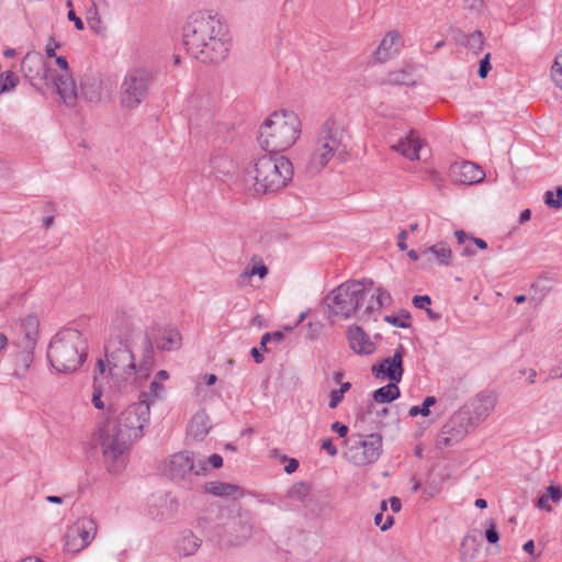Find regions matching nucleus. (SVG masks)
Segmentation results:
<instances>
[{"mask_svg":"<svg viewBox=\"0 0 562 562\" xmlns=\"http://www.w3.org/2000/svg\"><path fill=\"white\" fill-rule=\"evenodd\" d=\"M149 419V402L146 398L139 400L127 406L116 418L108 419L94 431L93 447L101 449L110 473L119 474L125 469L128 449L143 436Z\"/></svg>","mask_w":562,"mask_h":562,"instance_id":"1","label":"nucleus"},{"mask_svg":"<svg viewBox=\"0 0 562 562\" xmlns=\"http://www.w3.org/2000/svg\"><path fill=\"white\" fill-rule=\"evenodd\" d=\"M182 31L186 49L201 63L218 64L227 57V27L216 14L192 13Z\"/></svg>","mask_w":562,"mask_h":562,"instance_id":"2","label":"nucleus"},{"mask_svg":"<svg viewBox=\"0 0 562 562\" xmlns=\"http://www.w3.org/2000/svg\"><path fill=\"white\" fill-rule=\"evenodd\" d=\"M373 281H348L334 289L325 302L335 316L341 318L358 317L367 321L374 312L392 302L391 294L383 288L372 290Z\"/></svg>","mask_w":562,"mask_h":562,"instance_id":"3","label":"nucleus"},{"mask_svg":"<svg viewBox=\"0 0 562 562\" xmlns=\"http://www.w3.org/2000/svg\"><path fill=\"white\" fill-rule=\"evenodd\" d=\"M133 324L124 313L112 322L111 333L105 344V358L109 376L119 391L137 387L135 357L130 342L133 336Z\"/></svg>","mask_w":562,"mask_h":562,"instance_id":"4","label":"nucleus"},{"mask_svg":"<svg viewBox=\"0 0 562 562\" xmlns=\"http://www.w3.org/2000/svg\"><path fill=\"white\" fill-rule=\"evenodd\" d=\"M345 138L344 128L333 117L327 119L312 143L305 165L306 172L317 175L334 157L344 160L348 154Z\"/></svg>","mask_w":562,"mask_h":562,"instance_id":"5","label":"nucleus"},{"mask_svg":"<svg viewBox=\"0 0 562 562\" xmlns=\"http://www.w3.org/2000/svg\"><path fill=\"white\" fill-rule=\"evenodd\" d=\"M301 120L292 111L272 113L260 126L258 140L261 148L278 155L291 148L301 135Z\"/></svg>","mask_w":562,"mask_h":562,"instance_id":"6","label":"nucleus"},{"mask_svg":"<svg viewBox=\"0 0 562 562\" xmlns=\"http://www.w3.org/2000/svg\"><path fill=\"white\" fill-rule=\"evenodd\" d=\"M88 353V342L82 333L74 328L59 330L50 340L47 359L60 373L76 372Z\"/></svg>","mask_w":562,"mask_h":562,"instance_id":"7","label":"nucleus"},{"mask_svg":"<svg viewBox=\"0 0 562 562\" xmlns=\"http://www.w3.org/2000/svg\"><path fill=\"white\" fill-rule=\"evenodd\" d=\"M247 176L254 180L252 186L257 194L273 193L291 181L293 167L284 156L266 154L248 166Z\"/></svg>","mask_w":562,"mask_h":562,"instance_id":"8","label":"nucleus"},{"mask_svg":"<svg viewBox=\"0 0 562 562\" xmlns=\"http://www.w3.org/2000/svg\"><path fill=\"white\" fill-rule=\"evenodd\" d=\"M160 470L169 480L186 484L191 476L205 474L207 468L203 460L195 462L193 452L180 451L166 459Z\"/></svg>","mask_w":562,"mask_h":562,"instance_id":"9","label":"nucleus"},{"mask_svg":"<svg viewBox=\"0 0 562 562\" xmlns=\"http://www.w3.org/2000/svg\"><path fill=\"white\" fill-rule=\"evenodd\" d=\"M346 443L349 461L359 467L375 462L382 452V436L376 432L352 435Z\"/></svg>","mask_w":562,"mask_h":562,"instance_id":"10","label":"nucleus"},{"mask_svg":"<svg viewBox=\"0 0 562 562\" xmlns=\"http://www.w3.org/2000/svg\"><path fill=\"white\" fill-rule=\"evenodd\" d=\"M153 74L144 68L128 70L122 83V104L135 108L147 97L153 82Z\"/></svg>","mask_w":562,"mask_h":562,"instance_id":"11","label":"nucleus"},{"mask_svg":"<svg viewBox=\"0 0 562 562\" xmlns=\"http://www.w3.org/2000/svg\"><path fill=\"white\" fill-rule=\"evenodd\" d=\"M475 425L468 409H459L442 426L437 447H452L459 443Z\"/></svg>","mask_w":562,"mask_h":562,"instance_id":"12","label":"nucleus"},{"mask_svg":"<svg viewBox=\"0 0 562 562\" xmlns=\"http://www.w3.org/2000/svg\"><path fill=\"white\" fill-rule=\"evenodd\" d=\"M97 522L91 518H80L68 527L65 535V549L78 553L87 548L97 536Z\"/></svg>","mask_w":562,"mask_h":562,"instance_id":"13","label":"nucleus"},{"mask_svg":"<svg viewBox=\"0 0 562 562\" xmlns=\"http://www.w3.org/2000/svg\"><path fill=\"white\" fill-rule=\"evenodd\" d=\"M21 68L33 87L40 89L43 85L48 86L50 69L41 53L29 52L22 59Z\"/></svg>","mask_w":562,"mask_h":562,"instance_id":"14","label":"nucleus"},{"mask_svg":"<svg viewBox=\"0 0 562 562\" xmlns=\"http://www.w3.org/2000/svg\"><path fill=\"white\" fill-rule=\"evenodd\" d=\"M254 526L251 515L247 510H239L226 526L227 542L232 546H239L252 535Z\"/></svg>","mask_w":562,"mask_h":562,"instance_id":"15","label":"nucleus"},{"mask_svg":"<svg viewBox=\"0 0 562 562\" xmlns=\"http://www.w3.org/2000/svg\"><path fill=\"white\" fill-rule=\"evenodd\" d=\"M155 347L161 351H176L182 346V337L176 327H151L145 331Z\"/></svg>","mask_w":562,"mask_h":562,"instance_id":"16","label":"nucleus"},{"mask_svg":"<svg viewBox=\"0 0 562 562\" xmlns=\"http://www.w3.org/2000/svg\"><path fill=\"white\" fill-rule=\"evenodd\" d=\"M372 373L378 379H389L393 383L402 380L403 369V346H400L393 357L382 360L379 364L372 367Z\"/></svg>","mask_w":562,"mask_h":562,"instance_id":"17","label":"nucleus"},{"mask_svg":"<svg viewBox=\"0 0 562 562\" xmlns=\"http://www.w3.org/2000/svg\"><path fill=\"white\" fill-rule=\"evenodd\" d=\"M38 329L40 322L36 316L29 315L21 321L19 335L22 337V340L19 342V345L25 352V362L31 361V357L37 342Z\"/></svg>","mask_w":562,"mask_h":562,"instance_id":"18","label":"nucleus"},{"mask_svg":"<svg viewBox=\"0 0 562 562\" xmlns=\"http://www.w3.org/2000/svg\"><path fill=\"white\" fill-rule=\"evenodd\" d=\"M453 181L462 184L480 183L485 178L484 170L472 161L456 162L450 167Z\"/></svg>","mask_w":562,"mask_h":562,"instance_id":"19","label":"nucleus"},{"mask_svg":"<svg viewBox=\"0 0 562 562\" xmlns=\"http://www.w3.org/2000/svg\"><path fill=\"white\" fill-rule=\"evenodd\" d=\"M496 397L492 393H479L471 402L461 409H468L476 426L481 420H484L494 411Z\"/></svg>","mask_w":562,"mask_h":562,"instance_id":"20","label":"nucleus"},{"mask_svg":"<svg viewBox=\"0 0 562 562\" xmlns=\"http://www.w3.org/2000/svg\"><path fill=\"white\" fill-rule=\"evenodd\" d=\"M347 338L350 348L358 355H371L375 351L374 342L358 325H351L348 327Z\"/></svg>","mask_w":562,"mask_h":562,"instance_id":"21","label":"nucleus"},{"mask_svg":"<svg viewBox=\"0 0 562 562\" xmlns=\"http://www.w3.org/2000/svg\"><path fill=\"white\" fill-rule=\"evenodd\" d=\"M202 546V539L195 536L191 530L182 531L173 542V552L178 558H189L194 555Z\"/></svg>","mask_w":562,"mask_h":562,"instance_id":"22","label":"nucleus"},{"mask_svg":"<svg viewBox=\"0 0 562 562\" xmlns=\"http://www.w3.org/2000/svg\"><path fill=\"white\" fill-rule=\"evenodd\" d=\"M420 148L422 140L414 130H409L408 133L404 137L400 138L397 143L391 145L392 150L400 153L409 160L419 159Z\"/></svg>","mask_w":562,"mask_h":562,"instance_id":"23","label":"nucleus"},{"mask_svg":"<svg viewBox=\"0 0 562 562\" xmlns=\"http://www.w3.org/2000/svg\"><path fill=\"white\" fill-rule=\"evenodd\" d=\"M154 346L149 336L145 333L143 340V353L138 364H136L137 371V386L140 385L149 376L153 367L155 364Z\"/></svg>","mask_w":562,"mask_h":562,"instance_id":"24","label":"nucleus"},{"mask_svg":"<svg viewBox=\"0 0 562 562\" xmlns=\"http://www.w3.org/2000/svg\"><path fill=\"white\" fill-rule=\"evenodd\" d=\"M176 508V501L165 494H154L148 499L149 514L159 520L170 517Z\"/></svg>","mask_w":562,"mask_h":562,"instance_id":"25","label":"nucleus"},{"mask_svg":"<svg viewBox=\"0 0 562 562\" xmlns=\"http://www.w3.org/2000/svg\"><path fill=\"white\" fill-rule=\"evenodd\" d=\"M53 83L57 93L67 105L75 103L78 94L76 83L71 74H61L59 76H52Z\"/></svg>","mask_w":562,"mask_h":562,"instance_id":"26","label":"nucleus"},{"mask_svg":"<svg viewBox=\"0 0 562 562\" xmlns=\"http://www.w3.org/2000/svg\"><path fill=\"white\" fill-rule=\"evenodd\" d=\"M432 257L436 258L439 265L448 266L452 257V251L445 243H439L428 247L423 250V267L430 265Z\"/></svg>","mask_w":562,"mask_h":562,"instance_id":"27","label":"nucleus"},{"mask_svg":"<svg viewBox=\"0 0 562 562\" xmlns=\"http://www.w3.org/2000/svg\"><path fill=\"white\" fill-rule=\"evenodd\" d=\"M105 372H106L105 362L103 359L100 358L97 361V369L93 374V392H92V397H91V402H92L93 406L98 409H104V407H105L104 402L101 400L102 393H103L102 379H103Z\"/></svg>","mask_w":562,"mask_h":562,"instance_id":"28","label":"nucleus"},{"mask_svg":"<svg viewBox=\"0 0 562 562\" xmlns=\"http://www.w3.org/2000/svg\"><path fill=\"white\" fill-rule=\"evenodd\" d=\"M205 491L214 496L232 497L234 499L243 496V490L240 486L225 483V482H207L205 483Z\"/></svg>","mask_w":562,"mask_h":562,"instance_id":"29","label":"nucleus"},{"mask_svg":"<svg viewBox=\"0 0 562 562\" xmlns=\"http://www.w3.org/2000/svg\"><path fill=\"white\" fill-rule=\"evenodd\" d=\"M210 420L204 411L198 412L191 419L188 431L195 439H203L210 430Z\"/></svg>","mask_w":562,"mask_h":562,"instance_id":"30","label":"nucleus"},{"mask_svg":"<svg viewBox=\"0 0 562 562\" xmlns=\"http://www.w3.org/2000/svg\"><path fill=\"white\" fill-rule=\"evenodd\" d=\"M397 38L398 34L396 32H389L381 41L378 48L374 50V59L380 63L386 60L393 54V52H395L393 46Z\"/></svg>","mask_w":562,"mask_h":562,"instance_id":"31","label":"nucleus"},{"mask_svg":"<svg viewBox=\"0 0 562 562\" xmlns=\"http://www.w3.org/2000/svg\"><path fill=\"white\" fill-rule=\"evenodd\" d=\"M401 395V391L396 383H389L385 386H382L375 390L372 394V398L376 403H391L398 398Z\"/></svg>","mask_w":562,"mask_h":562,"instance_id":"32","label":"nucleus"},{"mask_svg":"<svg viewBox=\"0 0 562 562\" xmlns=\"http://www.w3.org/2000/svg\"><path fill=\"white\" fill-rule=\"evenodd\" d=\"M562 498V488L560 486L550 485L547 487L546 493H543L537 502V506L540 509H544L547 512H550L552 508L549 504V501L551 499L553 503L560 502Z\"/></svg>","mask_w":562,"mask_h":562,"instance_id":"33","label":"nucleus"},{"mask_svg":"<svg viewBox=\"0 0 562 562\" xmlns=\"http://www.w3.org/2000/svg\"><path fill=\"white\" fill-rule=\"evenodd\" d=\"M211 167L221 175H228L234 170L233 160L224 155H216L210 159Z\"/></svg>","mask_w":562,"mask_h":562,"instance_id":"34","label":"nucleus"},{"mask_svg":"<svg viewBox=\"0 0 562 562\" xmlns=\"http://www.w3.org/2000/svg\"><path fill=\"white\" fill-rule=\"evenodd\" d=\"M373 404L369 405L367 412L361 413L358 416V419L356 422V426L359 427L363 431H371L376 428H379L381 420L374 422L371 419V416L373 414Z\"/></svg>","mask_w":562,"mask_h":562,"instance_id":"35","label":"nucleus"},{"mask_svg":"<svg viewBox=\"0 0 562 562\" xmlns=\"http://www.w3.org/2000/svg\"><path fill=\"white\" fill-rule=\"evenodd\" d=\"M480 543L475 536L467 535L461 542V553L463 557L474 559L479 552Z\"/></svg>","mask_w":562,"mask_h":562,"instance_id":"36","label":"nucleus"},{"mask_svg":"<svg viewBox=\"0 0 562 562\" xmlns=\"http://www.w3.org/2000/svg\"><path fill=\"white\" fill-rule=\"evenodd\" d=\"M387 81L392 85L409 86L415 82L411 69H400L392 71L387 76Z\"/></svg>","mask_w":562,"mask_h":562,"instance_id":"37","label":"nucleus"},{"mask_svg":"<svg viewBox=\"0 0 562 562\" xmlns=\"http://www.w3.org/2000/svg\"><path fill=\"white\" fill-rule=\"evenodd\" d=\"M485 44V36L480 30H475L471 34L468 35V40L465 42V46L469 50L474 54H479Z\"/></svg>","mask_w":562,"mask_h":562,"instance_id":"38","label":"nucleus"},{"mask_svg":"<svg viewBox=\"0 0 562 562\" xmlns=\"http://www.w3.org/2000/svg\"><path fill=\"white\" fill-rule=\"evenodd\" d=\"M214 115L211 110L204 109L203 113L195 112L190 114L189 121L190 124L195 125L196 127H207L210 123L213 122Z\"/></svg>","mask_w":562,"mask_h":562,"instance_id":"39","label":"nucleus"},{"mask_svg":"<svg viewBox=\"0 0 562 562\" xmlns=\"http://www.w3.org/2000/svg\"><path fill=\"white\" fill-rule=\"evenodd\" d=\"M411 314L409 312L402 310L400 312V316L396 315H385L384 321L394 327L398 328H408L411 326L409 324Z\"/></svg>","mask_w":562,"mask_h":562,"instance_id":"40","label":"nucleus"},{"mask_svg":"<svg viewBox=\"0 0 562 562\" xmlns=\"http://www.w3.org/2000/svg\"><path fill=\"white\" fill-rule=\"evenodd\" d=\"M437 402L435 396H427L420 406H412L409 409V416L415 417L422 415L424 417L429 416L430 407Z\"/></svg>","mask_w":562,"mask_h":562,"instance_id":"41","label":"nucleus"},{"mask_svg":"<svg viewBox=\"0 0 562 562\" xmlns=\"http://www.w3.org/2000/svg\"><path fill=\"white\" fill-rule=\"evenodd\" d=\"M544 204L551 209L559 210L562 207V187L555 189V198L552 191H547L543 196Z\"/></svg>","mask_w":562,"mask_h":562,"instance_id":"42","label":"nucleus"},{"mask_svg":"<svg viewBox=\"0 0 562 562\" xmlns=\"http://www.w3.org/2000/svg\"><path fill=\"white\" fill-rule=\"evenodd\" d=\"M19 79L12 71H7L0 76V94L15 88Z\"/></svg>","mask_w":562,"mask_h":562,"instance_id":"43","label":"nucleus"},{"mask_svg":"<svg viewBox=\"0 0 562 562\" xmlns=\"http://www.w3.org/2000/svg\"><path fill=\"white\" fill-rule=\"evenodd\" d=\"M310 494V486L304 482H299L292 485L289 491V497L296 501H304Z\"/></svg>","mask_w":562,"mask_h":562,"instance_id":"44","label":"nucleus"},{"mask_svg":"<svg viewBox=\"0 0 562 562\" xmlns=\"http://www.w3.org/2000/svg\"><path fill=\"white\" fill-rule=\"evenodd\" d=\"M100 9L90 8L87 12V22L92 31L101 33L103 31L102 21L99 14Z\"/></svg>","mask_w":562,"mask_h":562,"instance_id":"45","label":"nucleus"},{"mask_svg":"<svg viewBox=\"0 0 562 562\" xmlns=\"http://www.w3.org/2000/svg\"><path fill=\"white\" fill-rule=\"evenodd\" d=\"M164 386L160 381L154 379L149 385V393H142L140 400H147L149 403L158 400L161 396Z\"/></svg>","mask_w":562,"mask_h":562,"instance_id":"46","label":"nucleus"},{"mask_svg":"<svg viewBox=\"0 0 562 562\" xmlns=\"http://www.w3.org/2000/svg\"><path fill=\"white\" fill-rule=\"evenodd\" d=\"M551 78L554 85L562 89V52L557 55L551 67Z\"/></svg>","mask_w":562,"mask_h":562,"instance_id":"47","label":"nucleus"},{"mask_svg":"<svg viewBox=\"0 0 562 562\" xmlns=\"http://www.w3.org/2000/svg\"><path fill=\"white\" fill-rule=\"evenodd\" d=\"M484 537H485L486 541L491 544H495L498 542L499 535L496 529V522L494 521V519H490L487 521V528L484 532Z\"/></svg>","mask_w":562,"mask_h":562,"instance_id":"48","label":"nucleus"},{"mask_svg":"<svg viewBox=\"0 0 562 562\" xmlns=\"http://www.w3.org/2000/svg\"><path fill=\"white\" fill-rule=\"evenodd\" d=\"M256 274L263 279L268 274V268L265 265L254 266L241 273L239 278L246 279Z\"/></svg>","mask_w":562,"mask_h":562,"instance_id":"49","label":"nucleus"},{"mask_svg":"<svg viewBox=\"0 0 562 562\" xmlns=\"http://www.w3.org/2000/svg\"><path fill=\"white\" fill-rule=\"evenodd\" d=\"M491 53L485 54V56L481 59L477 75L480 78H486L491 70Z\"/></svg>","mask_w":562,"mask_h":562,"instance_id":"50","label":"nucleus"},{"mask_svg":"<svg viewBox=\"0 0 562 562\" xmlns=\"http://www.w3.org/2000/svg\"><path fill=\"white\" fill-rule=\"evenodd\" d=\"M374 524L380 527V529L382 531H386L387 529H390L393 524H394V518L393 516H386L385 520L383 521V514L382 513H379L375 515L374 517Z\"/></svg>","mask_w":562,"mask_h":562,"instance_id":"51","label":"nucleus"},{"mask_svg":"<svg viewBox=\"0 0 562 562\" xmlns=\"http://www.w3.org/2000/svg\"><path fill=\"white\" fill-rule=\"evenodd\" d=\"M413 304L416 308L426 310L427 306L431 304V299L429 295H415L413 297Z\"/></svg>","mask_w":562,"mask_h":562,"instance_id":"52","label":"nucleus"},{"mask_svg":"<svg viewBox=\"0 0 562 562\" xmlns=\"http://www.w3.org/2000/svg\"><path fill=\"white\" fill-rule=\"evenodd\" d=\"M344 400V395L338 390H333L329 393V408H336Z\"/></svg>","mask_w":562,"mask_h":562,"instance_id":"53","label":"nucleus"},{"mask_svg":"<svg viewBox=\"0 0 562 562\" xmlns=\"http://www.w3.org/2000/svg\"><path fill=\"white\" fill-rule=\"evenodd\" d=\"M452 38L453 41L458 44V45H461V46H465V42L468 40V35L469 34H465L462 30L456 27V29H452Z\"/></svg>","mask_w":562,"mask_h":562,"instance_id":"54","label":"nucleus"},{"mask_svg":"<svg viewBox=\"0 0 562 562\" xmlns=\"http://www.w3.org/2000/svg\"><path fill=\"white\" fill-rule=\"evenodd\" d=\"M321 447L323 450L327 451V453L330 457H335L338 452L336 446L333 443V440L330 438L323 439Z\"/></svg>","mask_w":562,"mask_h":562,"instance_id":"55","label":"nucleus"},{"mask_svg":"<svg viewBox=\"0 0 562 562\" xmlns=\"http://www.w3.org/2000/svg\"><path fill=\"white\" fill-rule=\"evenodd\" d=\"M60 44L56 42L53 37H50L49 42L46 44L45 52L48 57H56V48H59Z\"/></svg>","mask_w":562,"mask_h":562,"instance_id":"56","label":"nucleus"},{"mask_svg":"<svg viewBox=\"0 0 562 562\" xmlns=\"http://www.w3.org/2000/svg\"><path fill=\"white\" fill-rule=\"evenodd\" d=\"M331 430L337 432L339 437H346L347 434H348V427L342 424V423H339V422H335L333 425H331Z\"/></svg>","mask_w":562,"mask_h":562,"instance_id":"57","label":"nucleus"},{"mask_svg":"<svg viewBox=\"0 0 562 562\" xmlns=\"http://www.w3.org/2000/svg\"><path fill=\"white\" fill-rule=\"evenodd\" d=\"M207 462L212 468L218 469L223 465V458L220 454L214 453L209 457Z\"/></svg>","mask_w":562,"mask_h":562,"instance_id":"58","label":"nucleus"},{"mask_svg":"<svg viewBox=\"0 0 562 562\" xmlns=\"http://www.w3.org/2000/svg\"><path fill=\"white\" fill-rule=\"evenodd\" d=\"M68 19L75 23L77 30H83L85 25L82 20L76 15L72 9H70L68 12Z\"/></svg>","mask_w":562,"mask_h":562,"instance_id":"59","label":"nucleus"},{"mask_svg":"<svg viewBox=\"0 0 562 562\" xmlns=\"http://www.w3.org/2000/svg\"><path fill=\"white\" fill-rule=\"evenodd\" d=\"M406 239H407V231L403 229L400 232V234L397 236V246L401 250H405L407 248Z\"/></svg>","mask_w":562,"mask_h":562,"instance_id":"60","label":"nucleus"},{"mask_svg":"<svg viewBox=\"0 0 562 562\" xmlns=\"http://www.w3.org/2000/svg\"><path fill=\"white\" fill-rule=\"evenodd\" d=\"M56 64L64 71V74H70L69 64H68L66 57L57 56L56 57Z\"/></svg>","mask_w":562,"mask_h":562,"instance_id":"61","label":"nucleus"},{"mask_svg":"<svg viewBox=\"0 0 562 562\" xmlns=\"http://www.w3.org/2000/svg\"><path fill=\"white\" fill-rule=\"evenodd\" d=\"M299 468V461L296 459H289L288 460V464L284 467V471L288 473V474H291L293 472H295Z\"/></svg>","mask_w":562,"mask_h":562,"instance_id":"62","label":"nucleus"},{"mask_svg":"<svg viewBox=\"0 0 562 562\" xmlns=\"http://www.w3.org/2000/svg\"><path fill=\"white\" fill-rule=\"evenodd\" d=\"M430 181L437 187V188H441V186L443 184V179L441 178V176L436 172V171H431L430 172V177H429Z\"/></svg>","mask_w":562,"mask_h":562,"instance_id":"63","label":"nucleus"},{"mask_svg":"<svg viewBox=\"0 0 562 562\" xmlns=\"http://www.w3.org/2000/svg\"><path fill=\"white\" fill-rule=\"evenodd\" d=\"M454 236L459 245H463L470 237L462 229H458L454 232Z\"/></svg>","mask_w":562,"mask_h":562,"instance_id":"64","label":"nucleus"}]
</instances>
